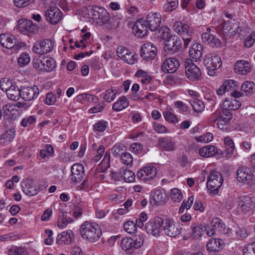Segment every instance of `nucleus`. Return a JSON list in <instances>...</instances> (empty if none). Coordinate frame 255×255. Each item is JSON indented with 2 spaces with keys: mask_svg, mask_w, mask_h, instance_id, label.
<instances>
[{
  "mask_svg": "<svg viewBox=\"0 0 255 255\" xmlns=\"http://www.w3.org/2000/svg\"><path fill=\"white\" fill-rule=\"evenodd\" d=\"M79 233L83 239L91 243L98 241L102 234L99 225L95 222L90 221H85L82 224Z\"/></svg>",
  "mask_w": 255,
  "mask_h": 255,
  "instance_id": "nucleus-1",
  "label": "nucleus"
},
{
  "mask_svg": "<svg viewBox=\"0 0 255 255\" xmlns=\"http://www.w3.org/2000/svg\"><path fill=\"white\" fill-rule=\"evenodd\" d=\"M33 66L39 71L50 72L56 68V64L55 60L51 57L39 56L33 59Z\"/></svg>",
  "mask_w": 255,
  "mask_h": 255,
  "instance_id": "nucleus-2",
  "label": "nucleus"
},
{
  "mask_svg": "<svg viewBox=\"0 0 255 255\" xmlns=\"http://www.w3.org/2000/svg\"><path fill=\"white\" fill-rule=\"evenodd\" d=\"M143 238L139 235L133 238H125L121 242V247L127 254H131L143 245Z\"/></svg>",
  "mask_w": 255,
  "mask_h": 255,
  "instance_id": "nucleus-3",
  "label": "nucleus"
},
{
  "mask_svg": "<svg viewBox=\"0 0 255 255\" xmlns=\"http://www.w3.org/2000/svg\"><path fill=\"white\" fill-rule=\"evenodd\" d=\"M174 30L182 36L185 47H187L190 42L193 34V30L191 27L181 21H176L173 24Z\"/></svg>",
  "mask_w": 255,
  "mask_h": 255,
  "instance_id": "nucleus-4",
  "label": "nucleus"
},
{
  "mask_svg": "<svg viewBox=\"0 0 255 255\" xmlns=\"http://www.w3.org/2000/svg\"><path fill=\"white\" fill-rule=\"evenodd\" d=\"M223 182V179L221 173L217 171H212L207 178V186L212 193L217 194Z\"/></svg>",
  "mask_w": 255,
  "mask_h": 255,
  "instance_id": "nucleus-5",
  "label": "nucleus"
},
{
  "mask_svg": "<svg viewBox=\"0 0 255 255\" xmlns=\"http://www.w3.org/2000/svg\"><path fill=\"white\" fill-rule=\"evenodd\" d=\"M55 46L53 41L45 39L37 41L32 47V51L35 54L43 55L50 52Z\"/></svg>",
  "mask_w": 255,
  "mask_h": 255,
  "instance_id": "nucleus-6",
  "label": "nucleus"
},
{
  "mask_svg": "<svg viewBox=\"0 0 255 255\" xmlns=\"http://www.w3.org/2000/svg\"><path fill=\"white\" fill-rule=\"evenodd\" d=\"M204 63L208 69V74L211 76L216 75V70L222 64L221 57L215 53L206 57Z\"/></svg>",
  "mask_w": 255,
  "mask_h": 255,
  "instance_id": "nucleus-7",
  "label": "nucleus"
},
{
  "mask_svg": "<svg viewBox=\"0 0 255 255\" xmlns=\"http://www.w3.org/2000/svg\"><path fill=\"white\" fill-rule=\"evenodd\" d=\"M88 11L91 13L93 20L100 26L109 18L110 14L105 8L99 6H89Z\"/></svg>",
  "mask_w": 255,
  "mask_h": 255,
  "instance_id": "nucleus-8",
  "label": "nucleus"
},
{
  "mask_svg": "<svg viewBox=\"0 0 255 255\" xmlns=\"http://www.w3.org/2000/svg\"><path fill=\"white\" fill-rule=\"evenodd\" d=\"M185 75L190 81L199 80L201 77L200 69L190 59H187L184 62Z\"/></svg>",
  "mask_w": 255,
  "mask_h": 255,
  "instance_id": "nucleus-9",
  "label": "nucleus"
},
{
  "mask_svg": "<svg viewBox=\"0 0 255 255\" xmlns=\"http://www.w3.org/2000/svg\"><path fill=\"white\" fill-rule=\"evenodd\" d=\"M164 218L156 217L153 221L146 224L145 228L147 233L151 234L155 237L160 235L161 229L163 230Z\"/></svg>",
  "mask_w": 255,
  "mask_h": 255,
  "instance_id": "nucleus-10",
  "label": "nucleus"
},
{
  "mask_svg": "<svg viewBox=\"0 0 255 255\" xmlns=\"http://www.w3.org/2000/svg\"><path fill=\"white\" fill-rule=\"evenodd\" d=\"M237 179L239 182L249 186H252L255 184L253 174L248 172L247 169L245 167H240L237 170Z\"/></svg>",
  "mask_w": 255,
  "mask_h": 255,
  "instance_id": "nucleus-11",
  "label": "nucleus"
},
{
  "mask_svg": "<svg viewBox=\"0 0 255 255\" xmlns=\"http://www.w3.org/2000/svg\"><path fill=\"white\" fill-rule=\"evenodd\" d=\"M157 53L156 46L150 42L144 43L140 49V56L146 61H150L154 59Z\"/></svg>",
  "mask_w": 255,
  "mask_h": 255,
  "instance_id": "nucleus-12",
  "label": "nucleus"
},
{
  "mask_svg": "<svg viewBox=\"0 0 255 255\" xmlns=\"http://www.w3.org/2000/svg\"><path fill=\"white\" fill-rule=\"evenodd\" d=\"M46 20L51 24H56L62 18L61 11L56 6L49 7L44 13Z\"/></svg>",
  "mask_w": 255,
  "mask_h": 255,
  "instance_id": "nucleus-13",
  "label": "nucleus"
},
{
  "mask_svg": "<svg viewBox=\"0 0 255 255\" xmlns=\"http://www.w3.org/2000/svg\"><path fill=\"white\" fill-rule=\"evenodd\" d=\"M117 53L119 57L129 64H133L136 62V55L125 47L119 46Z\"/></svg>",
  "mask_w": 255,
  "mask_h": 255,
  "instance_id": "nucleus-14",
  "label": "nucleus"
},
{
  "mask_svg": "<svg viewBox=\"0 0 255 255\" xmlns=\"http://www.w3.org/2000/svg\"><path fill=\"white\" fill-rule=\"evenodd\" d=\"M156 175V168L153 166L143 167L137 173V177L140 180L143 181H150L153 179Z\"/></svg>",
  "mask_w": 255,
  "mask_h": 255,
  "instance_id": "nucleus-15",
  "label": "nucleus"
},
{
  "mask_svg": "<svg viewBox=\"0 0 255 255\" xmlns=\"http://www.w3.org/2000/svg\"><path fill=\"white\" fill-rule=\"evenodd\" d=\"M163 230L167 236L170 237H175L180 233V229L170 218H164Z\"/></svg>",
  "mask_w": 255,
  "mask_h": 255,
  "instance_id": "nucleus-16",
  "label": "nucleus"
},
{
  "mask_svg": "<svg viewBox=\"0 0 255 255\" xmlns=\"http://www.w3.org/2000/svg\"><path fill=\"white\" fill-rule=\"evenodd\" d=\"M19 31L24 35L31 36L38 31L36 25L28 20L19 21L18 24Z\"/></svg>",
  "mask_w": 255,
  "mask_h": 255,
  "instance_id": "nucleus-17",
  "label": "nucleus"
},
{
  "mask_svg": "<svg viewBox=\"0 0 255 255\" xmlns=\"http://www.w3.org/2000/svg\"><path fill=\"white\" fill-rule=\"evenodd\" d=\"M144 21L149 29L154 31L158 29L161 24V18L160 13L150 12L148 13Z\"/></svg>",
  "mask_w": 255,
  "mask_h": 255,
  "instance_id": "nucleus-18",
  "label": "nucleus"
},
{
  "mask_svg": "<svg viewBox=\"0 0 255 255\" xmlns=\"http://www.w3.org/2000/svg\"><path fill=\"white\" fill-rule=\"evenodd\" d=\"M255 205L253 198L249 196L241 197L238 202V208L243 213L251 211Z\"/></svg>",
  "mask_w": 255,
  "mask_h": 255,
  "instance_id": "nucleus-19",
  "label": "nucleus"
},
{
  "mask_svg": "<svg viewBox=\"0 0 255 255\" xmlns=\"http://www.w3.org/2000/svg\"><path fill=\"white\" fill-rule=\"evenodd\" d=\"M235 20H225L224 18L221 23L217 25V29L224 34L230 33L234 34L236 33V29L238 28L237 25L235 24Z\"/></svg>",
  "mask_w": 255,
  "mask_h": 255,
  "instance_id": "nucleus-20",
  "label": "nucleus"
},
{
  "mask_svg": "<svg viewBox=\"0 0 255 255\" xmlns=\"http://www.w3.org/2000/svg\"><path fill=\"white\" fill-rule=\"evenodd\" d=\"M148 26L146 21L143 18L137 20L132 27L135 35L139 37H143L148 32Z\"/></svg>",
  "mask_w": 255,
  "mask_h": 255,
  "instance_id": "nucleus-21",
  "label": "nucleus"
},
{
  "mask_svg": "<svg viewBox=\"0 0 255 255\" xmlns=\"http://www.w3.org/2000/svg\"><path fill=\"white\" fill-rule=\"evenodd\" d=\"M179 66L178 60L174 58L166 59L161 66L162 71L165 73H173L175 72Z\"/></svg>",
  "mask_w": 255,
  "mask_h": 255,
  "instance_id": "nucleus-22",
  "label": "nucleus"
},
{
  "mask_svg": "<svg viewBox=\"0 0 255 255\" xmlns=\"http://www.w3.org/2000/svg\"><path fill=\"white\" fill-rule=\"evenodd\" d=\"M71 180L77 183L81 181L84 175L83 166L80 163H76L71 167Z\"/></svg>",
  "mask_w": 255,
  "mask_h": 255,
  "instance_id": "nucleus-23",
  "label": "nucleus"
},
{
  "mask_svg": "<svg viewBox=\"0 0 255 255\" xmlns=\"http://www.w3.org/2000/svg\"><path fill=\"white\" fill-rule=\"evenodd\" d=\"M16 40L15 37L7 33H3L0 35V43L3 47L7 49L15 48L18 49L15 45Z\"/></svg>",
  "mask_w": 255,
  "mask_h": 255,
  "instance_id": "nucleus-24",
  "label": "nucleus"
},
{
  "mask_svg": "<svg viewBox=\"0 0 255 255\" xmlns=\"http://www.w3.org/2000/svg\"><path fill=\"white\" fill-rule=\"evenodd\" d=\"M39 88L36 86L32 87H26L21 90V97L25 101H31L35 99L39 95Z\"/></svg>",
  "mask_w": 255,
  "mask_h": 255,
  "instance_id": "nucleus-25",
  "label": "nucleus"
},
{
  "mask_svg": "<svg viewBox=\"0 0 255 255\" xmlns=\"http://www.w3.org/2000/svg\"><path fill=\"white\" fill-rule=\"evenodd\" d=\"M234 71L238 74L247 75L251 71V65L247 61L238 60L235 64Z\"/></svg>",
  "mask_w": 255,
  "mask_h": 255,
  "instance_id": "nucleus-26",
  "label": "nucleus"
},
{
  "mask_svg": "<svg viewBox=\"0 0 255 255\" xmlns=\"http://www.w3.org/2000/svg\"><path fill=\"white\" fill-rule=\"evenodd\" d=\"M181 42L180 39L176 36L170 35L165 42L166 50L175 52L180 47Z\"/></svg>",
  "mask_w": 255,
  "mask_h": 255,
  "instance_id": "nucleus-27",
  "label": "nucleus"
},
{
  "mask_svg": "<svg viewBox=\"0 0 255 255\" xmlns=\"http://www.w3.org/2000/svg\"><path fill=\"white\" fill-rule=\"evenodd\" d=\"M211 29L207 28V32L203 33L201 35L202 41L211 47L219 46L220 45V40L215 37L210 33Z\"/></svg>",
  "mask_w": 255,
  "mask_h": 255,
  "instance_id": "nucleus-28",
  "label": "nucleus"
},
{
  "mask_svg": "<svg viewBox=\"0 0 255 255\" xmlns=\"http://www.w3.org/2000/svg\"><path fill=\"white\" fill-rule=\"evenodd\" d=\"M241 103L240 101L235 99H226L221 105L223 111L230 112V110H237L240 108Z\"/></svg>",
  "mask_w": 255,
  "mask_h": 255,
  "instance_id": "nucleus-29",
  "label": "nucleus"
},
{
  "mask_svg": "<svg viewBox=\"0 0 255 255\" xmlns=\"http://www.w3.org/2000/svg\"><path fill=\"white\" fill-rule=\"evenodd\" d=\"M120 23V19L114 16H110L109 14V18H107L101 26L103 29L110 31L118 27Z\"/></svg>",
  "mask_w": 255,
  "mask_h": 255,
  "instance_id": "nucleus-30",
  "label": "nucleus"
},
{
  "mask_svg": "<svg viewBox=\"0 0 255 255\" xmlns=\"http://www.w3.org/2000/svg\"><path fill=\"white\" fill-rule=\"evenodd\" d=\"M158 143L160 147L164 150L172 151L176 149L175 142L170 137L159 138Z\"/></svg>",
  "mask_w": 255,
  "mask_h": 255,
  "instance_id": "nucleus-31",
  "label": "nucleus"
},
{
  "mask_svg": "<svg viewBox=\"0 0 255 255\" xmlns=\"http://www.w3.org/2000/svg\"><path fill=\"white\" fill-rule=\"evenodd\" d=\"M202 46L199 43L193 44L192 47L189 50V55L195 61H198L201 60L202 57Z\"/></svg>",
  "mask_w": 255,
  "mask_h": 255,
  "instance_id": "nucleus-32",
  "label": "nucleus"
},
{
  "mask_svg": "<svg viewBox=\"0 0 255 255\" xmlns=\"http://www.w3.org/2000/svg\"><path fill=\"white\" fill-rule=\"evenodd\" d=\"M223 241L219 239H213L210 240L207 244V249L210 252H218L223 248Z\"/></svg>",
  "mask_w": 255,
  "mask_h": 255,
  "instance_id": "nucleus-33",
  "label": "nucleus"
},
{
  "mask_svg": "<svg viewBox=\"0 0 255 255\" xmlns=\"http://www.w3.org/2000/svg\"><path fill=\"white\" fill-rule=\"evenodd\" d=\"M167 199L165 193L160 189H156L154 191L152 196L153 204L155 205H160L163 204Z\"/></svg>",
  "mask_w": 255,
  "mask_h": 255,
  "instance_id": "nucleus-34",
  "label": "nucleus"
},
{
  "mask_svg": "<svg viewBox=\"0 0 255 255\" xmlns=\"http://www.w3.org/2000/svg\"><path fill=\"white\" fill-rule=\"evenodd\" d=\"M21 187L23 192L27 195L34 196L36 195L38 191V187L33 186L29 181H24L21 183Z\"/></svg>",
  "mask_w": 255,
  "mask_h": 255,
  "instance_id": "nucleus-35",
  "label": "nucleus"
},
{
  "mask_svg": "<svg viewBox=\"0 0 255 255\" xmlns=\"http://www.w3.org/2000/svg\"><path fill=\"white\" fill-rule=\"evenodd\" d=\"M73 237V233L71 230L63 231L61 234L57 236L56 242L59 244L62 243L69 244L72 242Z\"/></svg>",
  "mask_w": 255,
  "mask_h": 255,
  "instance_id": "nucleus-36",
  "label": "nucleus"
},
{
  "mask_svg": "<svg viewBox=\"0 0 255 255\" xmlns=\"http://www.w3.org/2000/svg\"><path fill=\"white\" fill-rule=\"evenodd\" d=\"M7 98L13 101H17L21 96V91L14 83L13 86L6 92Z\"/></svg>",
  "mask_w": 255,
  "mask_h": 255,
  "instance_id": "nucleus-37",
  "label": "nucleus"
},
{
  "mask_svg": "<svg viewBox=\"0 0 255 255\" xmlns=\"http://www.w3.org/2000/svg\"><path fill=\"white\" fill-rule=\"evenodd\" d=\"M15 137V130L10 128L6 130L0 136V143L6 145L11 142Z\"/></svg>",
  "mask_w": 255,
  "mask_h": 255,
  "instance_id": "nucleus-38",
  "label": "nucleus"
},
{
  "mask_svg": "<svg viewBox=\"0 0 255 255\" xmlns=\"http://www.w3.org/2000/svg\"><path fill=\"white\" fill-rule=\"evenodd\" d=\"M218 152V149L214 146L208 145L199 149V154L203 157H209L215 155Z\"/></svg>",
  "mask_w": 255,
  "mask_h": 255,
  "instance_id": "nucleus-39",
  "label": "nucleus"
},
{
  "mask_svg": "<svg viewBox=\"0 0 255 255\" xmlns=\"http://www.w3.org/2000/svg\"><path fill=\"white\" fill-rule=\"evenodd\" d=\"M128 105V99L126 97L123 96L113 104L112 109L115 111L119 112L127 108Z\"/></svg>",
  "mask_w": 255,
  "mask_h": 255,
  "instance_id": "nucleus-40",
  "label": "nucleus"
},
{
  "mask_svg": "<svg viewBox=\"0 0 255 255\" xmlns=\"http://www.w3.org/2000/svg\"><path fill=\"white\" fill-rule=\"evenodd\" d=\"M224 142L226 147V153L228 157H231L234 152L235 144L233 139L229 136L224 138Z\"/></svg>",
  "mask_w": 255,
  "mask_h": 255,
  "instance_id": "nucleus-41",
  "label": "nucleus"
},
{
  "mask_svg": "<svg viewBox=\"0 0 255 255\" xmlns=\"http://www.w3.org/2000/svg\"><path fill=\"white\" fill-rule=\"evenodd\" d=\"M190 103L195 112L201 113L205 109L203 102L195 97H193L189 101Z\"/></svg>",
  "mask_w": 255,
  "mask_h": 255,
  "instance_id": "nucleus-42",
  "label": "nucleus"
},
{
  "mask_svg": "<svg viewBox=\"0 0 255 255\" xmlns=\"http://www.w3.org/2000/svg\"><path fill=\"white\" fill-rule=\"evenodd\" d=\"M59 219L57 222L59 228L63 229L65 228L68 224L72 222L73 220L70 217H67V213L61 211Z\"/></svg>",
  "mask_w": 255,
  "mask_h": 255,
  "instance_id": "nucleus-43",
  "label": "nucleus"
},
{
  "mask_svg": "<svg viewBox=\"0 0 255 255\" xmlns=\"http://www.w3.org/2000/svg\"><path fill=\"white\" fill-rule=\"evenodd\" d=\"M222 85L224 87L227 92L231 93L234 90L238 89L239 88L238 83L237 81L231 79L225 80L223 83Z\"/></svg>",
  "mask_w": 255,
  "mask_h": 255,
  "instance_id": "nucleus-44",
  "label": "nucleus"
},
{
  "mask_svg": "<svg viewBox=\"0 0 255 255\" xmlns=\"http://www.w3.org/2000/svg\"><path fill=\"white\" fill-rule=\"evenodd\" d=\"M241 89L247 96H250L255 92V85L251 81H246L242 85Z\"/></svg>",
  "mask_w": 255,
  "mask_h": 255,
  "instance_id": "nucleus-45",
  "label": "nucleus"
},
{
  "mask_svg": "<svg viewBox=\"0 0 255 255\" xmlns=\"http://www.w3.org/2000/svg\"><path fill=\"white\" fill-rule=\"evenodd\" d=\"M120 174L122 175V178L127 182H132L135 179L134 173L129 170L127 169H121Z\"/></svg>",
  "mask_w": 255,
  "mask_h": 255,
  "instance_id": "nucleus-46",
  "label": "nucleus"
},
{
  "mask_svg": "<svg viewBox=\"0 0 255 255\" xmlns=\"http://www.w3.org/2000/svg\"><path fill=\"white\" fill-rule=\"evenodd\" d=\"M30 60L31 58L29 54L27 52H23L19 55L17 62L19 66L23 67L29 64Z\"/></svg>",
  "mask_w": 255,
  "mask_h": 255,
  "instance_id": "nucleus-47",
  "label": "nucleus"
},
{
  "mask_svg": "<svg viewBox=\"0 0 255 255\" xmlns=\"http://www.w3.org/2000/svg\"><path fill=\"white\" fill-rule=\"evenodd\" d=\"M121 162L127 167H131L132 165L133 158L131 154L128 152H123L120 157Z\"/></svg>",
  "mask_w": 255,
  "mask_h": 255,
  "instance_id": "nucleus-48",
  "label": "nucleus"
},
{
  "mask_svg": "<svg viewBox=\"0 0 255 255\" xmlns=\"http://www.w3.org/2000/svg\"><path fill=\"white\" fill-rule=\"evenodd\" d=\"M178 4V0H166L163 8L165 11H171L177 7Z\"/></svg>",
  "mask_w": 255,
  "mask_h": 255,
  "instance_id": "nucleus-49",
  "label": "nucleus"
},
{
  "mask_svg": "<svg viewBox=\"0 0 255 255\" xmlns=\"http://www.w3.org/2000/svg\"><path fill=\"white\" fill-rule=\"evenodd\" d=\"M15 83L7 78H4L0 81V88L4 92H6Z\"/></svg>",
  "mask_w": 255,
  "mask_h": 255,
  "instance_id": "nucleus-50",
  "label": "nucleus"
},
{
  "mask_svg": "<svg viewBox=\"0 0 255 255\" xmlns=\"http://www.w3.org/2000/svg\"><path fill=\"white\" fill-rule=\"evenodd\" d=\"M170 196L171 199L175 202H179L183 198L181 191L177 188H173L171 190Z\"/></svg>",
  "mask_w": 255,
  "mask_h": 255,
  "instance_id": "nucleus-51",
  "label": "nucleus"
},
{
  "mask_svg": "<svg viewBox=\"0 0 255 255\" xmlns=\"http://www.w3.org/2000/svg\"><path fill=\"white\" fill-rule=\"evenodd\" d=\"M8 255H28V253L25 248L16 247L8 250Z\"/></svg>",
  "mask_w": 255,
  "mask_h": 255,
  "instance_id": "nucleus-52",
  "label": "nucleus"
},
{
  "mask_svg": "<svg viewBox=\"0 0 255 255\" xmlns=\"http://www.w3.org/2000/svg\"><path fill=\"white\" fill-rule=\"evenodd\" d=\"M39 153L43 159L49 156H52L54 154V148L51 145L47 144L45 146V149L40 150Z\"/></svg>",
  "mask_w": 255,
  "mask_h": 255,
  "instance_id": "nucleus-53",
  "label": "nucleus"
},
{
  "mask_svg": "<svg viewBox=\"0 0 255 255\" xmlns=\"http://www.w3.org/2000/svg\"><path fill=\"white\" fill-rule=\"evenodd\" d=\"M125 231L128 234H134L136 232V226L134 222L128 221L124 225Z\"/></svg>",
  "mask_w": 255,
  "mask_h": 255,
  "instance_id": "nucleus-54",
  "label": "nucleus"
},
{
  "mask_svg": "<svg viewBox=\"0 0 255 255\" xmlns=\"http://www.w3.org/2000/svg\"><path fill=\"white\" fill-rule=\"evenodd\" d=\"M243 255H255V242L247 244L243 249Z\"/></svg>",
  "mask_w": 255,
  "mask_h": 255,
  "instance_id": "nucleus-55",
  "label": "nucleus"
},
{
  "mask_svg": "<svg viewBox=\"0 0 255 255\" xmlns=\"http://www.w3.org/2000/svg\"><path fill=\"white\" fill-rule=\"evenodd\" d=\"M116 97V92L113 89H109L106 91L103 98L105 101L110 103L114 101Z\"/></svg>",
  "mask_w": 255,
  "mask_h": 255,
  "instance_id": "nucleus-56",
  "label": "nucleus"
},
{
  "mask_svg": "<svg viewBox=\"0 0 255 255\" xmlns=\"http://www.w3.org/2000/svg\"><path fill=\"white\" fill-rule=\"evenodd\" d=\"M163 115L166 121L173 124L178 122L177 117L171 111H165L163 113Z\"/></svg>",
  "mask_w": 255,
  "mask_h": 255,
  "instance_id": "nucleus-57",
  "label": "nucleus"
},
{
  "mask_svg": "<svg viewBox=\"0 0 255 255\" xmlns=\"http://www.w3.org/2000/svg\"><path fill=\"white\" fill-rule=\"evenodd\" d=\"M213 139V135L211 132H207L203 135L196 136L195 139L199 142H208Z\"/></svg>",
  "mask_w": 255,
  "mask_h": 255,
  "instance_id": "nucleus-58",
  "label": "nucleus"
},
{
  "mask_svg": "<svg viewBox=\"0 0 255 255\" xmlns=\"http://www.w3.org/2000/svg\"><path fill=\"white\" fill-rule=\"evenodd\" d=\"M105 148L103 145H100L99 146L96 151V153L92 159L93 161L94 162L99 161L105 153Z\"/></svg>",
  "mask_w": 255,
  "mask_h": 255,
  "instance_id": "nucleus-59",
  "label": "nucleus"
},
{
  "mask_svg": "<svg viewBox=\"0 0 255 255\" xmlns=\"http://www.w3.org/2000/svg\"><path fill=\"white\" fill-rule=\"evenodd\" d=\"M35 0H13L14 4L18 7H25L34 3Z\"/></svg>",
  "mask_w": 255,
  "mask_h": 255,
  "instance_id": "nucleus-60",
  "label": "nucleus"
},
{
  "mask_svg": "<svg viewBox=\"0 0 255 255\" xmlns=\"http://www.w3.org/2000/svg\"><path fill=\"white\" fill-rule=\"evenodd\" d=\"M142 145L138 142L132 143L129 147V150L135 154H140L142 150Z\"/></svg>",
  "mask_w": 255,
  "mask_h": 255,
  "instance_id": "nucleus-61",
  "label": "nucleus"
},
{
  "mask_svg": "<svg viewBox=\"0 0 255 255\" xmlns=\"http://www.w3.org/2000/svg\"><path fill=\"white\" fill-rule=\"evenodd\" d=\"M174 106L178 109V112L181 113L187 112L188 109V106L180 101L175 102L174 103Z\"/></svg>",
  "mask_w": 255,
  "mask_h": 255,
  "instance_id": "nucleus-62",
  "label": "nucleus"
},
{
  "mask_svg": "<svg viewBox=\"0 0 255 255\" xmlns=\"http://www.w3.org/2000/svg\"><path fill=\"white\" fill-rule=\"evenodd\" d=\"M107 127V123L104 121H99L94 125V129L98 131H105Z\"/></svg>",
  "mask_w": 255,
  "mask_h": 255,
  "instance_id": "nucleus-63",
  "label": "nucleus"
},
{
  "mask_svg": "<svg viewBox=\"0 0 255 255\" xmlns=\"http://www.w3.org/2000/svg\"><path fill=\"white\" fill-rule=\"evenodd\" d=\"M255 42V32H253L245 40L244 44L247 47H251Z\"/></svg>",
  "mask_w": 255,
  "mask_h": 255,
  "instance_id": "nucleus-64",
  "label": "nucleus"
}]
</instances>
